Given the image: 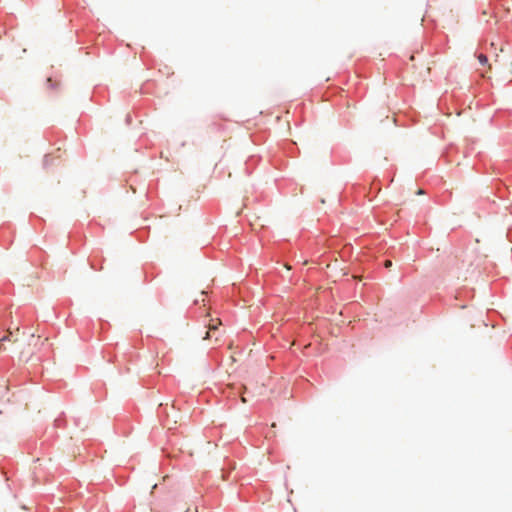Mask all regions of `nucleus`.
<instances>
[{
    "label": "nucleus",
    "instance_id": "f257e3e1",
    "mask_svg": "<svg viewBox=\"0 0 512 512\" xmlns=\"http://www.w3.org/2000/svg\"><path fill=\"white\" fill-rule=\"evenodd\" d=\"M222 324L220 319H211L208 324V331L205 333L203 337L204 340L211 339L215 333L218 331L219 326Z\"/></svg>",
    "mask_w": 512,
    "mask_h": 512
},
{
    "label": "nucleus",
    "instance_id": "f03ea898",
    "mask_svg": "<svg viewBox=\"0 0 512 512\" xmlns=\"http://www.w3.org/2000/svg\"><path fill=\"white\" fill-rule=\"evenodd\" d=\"M15 341H16V339H13V332L8 330L7 334L0 339V353L2 351L6 350V348L4 347V342H15Z\"/></svg>",
    "mask_w": 512,
    "mask_h": 512
},
{
    "label": "nucleus",
    "instance_id": "7ed1b4c3",
    "mask_svg": "<svg viewBox=\"0 0 512 512\" xmlns=\"http://www.w3.org/2000/svg\"><path fill=\"white\" fill-rule=\"evenodd\" d=\"M501 64L504 66V68L507 70V72H509L510 74H512V60L507 62V61H502Z\"/></svg>",
    "mask_w": 512,
    "mask_h": 512
},
{
    "label": "nucleus",
    "instance_id": "20e7f679",
    "mask_svg": "<svg viewBox=\"0 0 512 512\" xmlns=\"http://www.w3.org/2000/svg\"><path fill=\"white\" fill-rule=\"evenodd\" d=\"M478 60H479V62H480L481 64H483V65H485V64L488 62L487 57H486L485 55H483V54H480V55L478 56Z\"/></svg>",
    "mask_w": 512,
    "mask_h": 512
},
{
    "label": "nucleus",
    "instance_id": "39448f33",
    "mask_svg": "<svg viewBox=\"0 0 512 512\" xmlns=\"http://www.w3.org/2000/svg\"><path fill=\"white\" fill-rule=\"evenodd\" d=\"M384 266H385L386 268H390V267L392 266V262H391L390 260H386V261L384 262Z\"/></svg>",
    "mask_w": 512,
    "mask_h": 512
},
{
    "label": "nucleus",
    "instance_id": "423d86ee",
    "mask_svg": "<svg viewBox=\"0 0 512 512\" xmlns=\"http://www.w3.org/2000/svg\"><path fill=\"white\" fill-rule=\"evenodd\" d=\"M34 339H35V334H34V333H32V334L30 335L29 345H31V341H32V340H34Z\"/></svg>",
    "mask_w": 512,
    "mask_h": 512
},
{
    "label": "nucleus",
    "instance_id": "0eeeda50",
    "mask_svg": "<svg viewBox=\"0 0 512 512\" xmlns=\"http://www.w3.org/2000/svg\"><path fill=\"white\" fill-rule=\"evenodd\" d=\"M417 194H418V195H422V194H424V191H423L422 189H419V190L417 191Z\"/></svg>",
    "mask_w": 512,
    "mask_h": 512
}]
</instances>
